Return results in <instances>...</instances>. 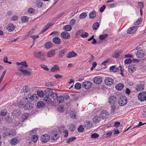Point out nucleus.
Returning <instances> with one entry per match:
<instances>
[{
  "label": "nucleus",
  "mask_w": 146,
  "mask_h": 146,
  "mask_svg": "<svg viewBox=\"0 0 146 146\" xmlns=\"http://www.w3.org/2000/svg\"><path fill=\"white\" fill-rule=\"evenodd\" d=\"M138 98L141 101L146 100V92H142L139 93L138 95Z\"/></svg>",
  "instance_id": "obj_3"
},
{
  "label": "nucleus",
  "mask_w": 146,
  "mask_h": 146,
  "mask_svg": "<svg viewBox=\"0 0 146 146\" xmlns=\"http://www.w3.org/2000/svg\"><path fill=\"white\" fill-rule=\"evenodd\" d=\"M55 55V50H52L48 52L47 54V56L48 58L52 57Z\"/></svg>",
  "instance_id": "obj_21"
},
{
  "label": "nucleus",
  "mask_w": 146,
  "mask_h": 146,
  "mask_svg": "<svg viewBox=\"0 0 146 146\" xmlns=\"http://www.w3.org/2000/svg\"><path fill=\"white\" fill-rule=\"evenodd\" d=\"M118 102V104L120 106H124L127 102V98L125 96L120 97Z\"/></svg>",
  "instance_id": "obj_4"
},
{
  "label": "nucleus",
  "mask_w": 146,
  "mask_h": 146,
  "mask_svg": "<svg viewBox=\"0 0 146 146\" xmlns=\"http://www.w3.org/2000/svg\"><path fill=\"white\" fill-rule=\"evenodd\" d=\"M33 54L36 57L38 58L44 59L46 58L45 55L40 52H35Z\"/></svg>",
  "instance_id": "obj_6"
},
{
  "label": "nucleus",
  "mask_w": 146,
  "mask_h": 146,
  "mask_svg": "<svg viewBox=\"0 0 146 146\" xmlns=\"http://www.w3.org/2000/svg\"><path fill=\"white\" fill-rule=\"evenodd\" d=\"M92 86V83L89 81H85L82 84V87L85 88L87 89L90 88Z\"/></svg>",
  "instance_id": "obj_11"
},
{
  "label": "nucleus",
  "mask_w": 146,
  "mask_h": 146,
  "mask_svg": "<svg viewBox=\"0 0 146 146\" xmlns=\"http://www.w3.org/2000/svg\"><path fill=\"white\" fill-rule=\"evenodd\" d=\"M110 69V70L114 72L117 71L118 70V68L116 67L115 66H111Z\"/></svg>",
  "instance_id": "obj_41"
},
{
  "label": "nucleus",
  "mask_w": 146,
  "mask_h": 146,
  "mask_svg": "<svg viewBox=\"0 0 146 146\" xmlns=\"http://www.w3.org/2000/svg\"><path fill=\"white\" fill-rule=\"evenodd\" d=\"M12 114L14 115L17 116L20 115L21 112L19 110L16 109L12 112Z\"/></svg>",
  "instance_id": "obj_29"
},
{
  "label": "nucleus",
  "mask_w": 146,
  "mask_h": 146,
  "mask_svg": "<svg viewBox=\"0 0 146 146\" xmlns=\"http://www.w3.org/2000/svg\"><path fill=\"white\" fill-rule=\"evenodd\" d=\"M52 46V43L51 41L45 43L44 45L45 48L46 49H49L51 48Z\"/></svg>",
  "instance_id": "obj_23"
},
{
  "label": "nucleus",
  "mask_w": 146,
  "mask_h": 146,
  "mask_svg": "<svg viewBox=\"0 0 146 146\" xmlns=\"http://www.w3.org/2000/svg\"><path fill=\"white\" fill-rule=\"evenodd\" d=\"M135 54L137 57L141 58L144 57L145 56L144 53L141 50H138L136 53Z\"/></svg>",
  "instance_id": "obj_10"
},
{
  "label": "nucleus",
  "mask_w": 146,
  "mask_h": 146,
  "mask_svg": "<svg viewBox=\"0 0 146 146\" xmlns=\"http://www.w3.org/2000/svg\"><path fill=\"white\" fill-rule=\"evenodd\" d=\"M29 19L26 16H23L22 17V21L24 22H25Z\"/></svg>",
  "instance_id": "obj_60"
},
{
  "label": "nucleus",
  "mask_w": 146,
  "mask_h": 146,
  "mask_svg": "<svg viewBox=\"0 0 146 146\" xmlns=\"http://www.w3.org/2000/svg\"><path fill=\"white\" fill-rule=\"evenodd\" d=\"M63 29L67 31H70L72 29V27L70 25H66L64 27Z\"/></svg>",
  "instance_id": "obj_34"
},
{
  "label": "nucleus",
  "mask_w": 146,
  "mask_h": 146,
  "mask_svg": "<svg viewBox=\"0 0 146 146\" xmlns=\"http://www.w3.org/2000/svg\"><path fill=\"white\" fill-rule=\"evenodd\" d=\"M144 86L143 84H138L136 86V90L138 91L143 90L144 89Z\"/></svg>",
  "instance_id": "obj_18"
},
{
  "label": "nucleus",
  "mask_w": 146,
  "mask_h": 146,
  "mask_svg": "<svg viewBox=\"0 0 146 146\" xmlns=\"http://www.w3.org/2000/svg\"><path fill=\"white\" fill-rule=\"evenodd\" d=\"M62 37L65 39H68L70 37V35L69 33L66 31L63 32L61 34Z\"/></svg>",
  "instance_id": "obj_16"
},
{
  "label": "nucleus",
  "mask_w": 146,
  "mask_h": 146,
  "mask_svg": "<svg viewBox=\"0 0 146 146\" xmlns=\"http://www.w3.org/2000/svg\"><path fill=\"white\" fill-rule=\"evenodd\" d=\"M84 127L87 129H90L92 127L91 123L89 121L85 122L84 123Z\"/></svg>",
  "instance_id": "obj_26"
},
{
  "label": "nucleus",
  "mask_w": 146,
  "mask_h": 146,
  "mask_svg": "<svg viewBox=\"0 0 146 146\" xmlns=\"http://www.w3.org/2000/svg\"><path fill=\"white\" fill-rule=\"evenodd\" d=\"M51 70L53 72L59 71V68L58 66L57 65H55L51 69Z\"/></svg>",
  "instance_id": "obj_32"
},
{
  "label": "nucleus",
  "mask_w": 146,
  "mask_h": 146,
  "mask_svg": "<svg viewBox=\"0 0 146 146\" xmlns=\"http://www.w3.org/2000/svg\"><path fill=\"white\" fill-rule=\"evenodd\" d=\"M21 65H22V66L20 67L19 68V70L21 71L22 73L26 75H30L32 73V71H28L24 69V66L26 67H28V65L27 64L26 61L21 62Z\"/></svg>",
  "instance_id": "obj_1"
},
{
  "label": "nucleus",
  "mask_w": 146,
  "mask_h": 146,
  "mask_svg": "<svg viewBox=\"0 0 146 146\" xmlns=\"http://www.w3.org/2000/svg\"><path fill=\"white\" fill-rule=\"evenodd\" d=\"M99 27V24L98 22H96L94 23L92 25V28L93 30H96Z\"/></svg>",
  "instance_id": "obj_38"
},
{
  "label": "nucleus",
  "mask_w": 146,
  "mask_h": 146,
  "mask_svg": "<svg viewBox=\"0 0 146 146\" xmlns=\"http://www.w3.org/2000/svg\"><path fill=\"white\" fill-rule=\"evenodd\" d=\"M35 11L34 9L32 8H30L28 9V12L30 14H34Z\"/></svg>",
  "instance_id": "obj_58"
},
{
  "label": "nucleus",
  "mask_w": 146,
  "mask_h": 146,
  "mask_svg": "<svg viewBox=\"0 0 146 146\" xmlns=\"http://www.w3.org/2000/svg\"><path fill=\"white\" fill-rule=\"evenodd\" d=\"M105 82L106 85H111L113 83V80L112 78L108 77L105 79Z\"/></svg>",
  "instance_id": "obj_12"
},
{
  "label": "nucleus",
  "mask_w": 146,
  "mask_h": 146,
  "mask_svg": "<svg viewBox=\"0 0 146 146\" xmlns=\"http://www.w3.org/2000/svg\"><path fill=\"white\" fill-rule=\"evenodd\" d=\"M53 42L57 44H59L61 42L60 39L58 37H56L53 38L52 39Z\"/></svg>",
  "instance_id": "obj_22"
},
{
  "label": "nucleus",
  "mask_w": 146,
  "mask_h": 146,
  "mask_svg": "<svg viewBox=\"0 0 146 146\" xmlns=\"http://www.w3.org/2000/svg\"><path fill=\"white\" fill-rule=\"evenodd\" d=\"M43 100L46 103H50L51 102L52 100L48 96H46L44 98Z\"/></svg>",
  "instance_id": "obj_35"
},
{
  "label": "nucleus",
  "mask_w": 146,
  "mask_h": 146,
  "mask_svg": "<svg viewBox=\"0 0 146 146\" xmlns=\"http://www.w3.org/2000/svg\"><path fill=\"white\" fill-rule=\"evenodd\" d=\"M45 106V104L42 101H39L37 104V106L38 108L44 107Z\"/></svg>",
  "instance_id": "obj_31"
},
{
  "label": "nucleus",
  "mask_w": 146,
  "mask_h": 146,
  "mask_svg": "<svg viewBox=\"0 0 146 146\" xmlns=\"http://www.w3.org/2000/svg\"><path fill=\"white\" fill-rule=\"evenodd\" d=\"M30 90V87L28 86H24L23 87V92L24 93H27Z\"/></svg>",
  "instance_id": "obj_33"
},
{
  "label": "nucleus",
  "mask_w": 146,
  "mask_h": 146,
  "mask_svg": "<svg viewBox=\"0 0 146 146\" xmlns=\"http://www.w3.org/2000/svg\"><path fill=\"white\" fill-rule=\"evenodd\" d=\"M38 139V136L37 135H34L32 137V140L34 142L37 141Z\"/></svg>",
  "instance_id": "obj_50"
},
{
  "label": "nucleus",
  "mask_w": 146,
  "mask_h": 146,
  "mask_svg": "<svg viewBox=\"0 0 146 146\" xmlns=\"http://www.w3.org/2000/svg\"><path fill=\"white\" fill-rule=\"evenodd\" d=\"M108 36V35L107 34L100 35L99 36V38L101 40H103L105 39Z\"/></svg>",
  "instance_id": "obj_44"
},
{
  "label": "nucleus",
  "mask_w": 146,
  "mask_h": 146,
  "mask_svg": "<svg viewBox=\"0 0 146 146\" xmlns=\"http://www.w3.org/2000/svg\"><path fill=\"white\" fill-rule=\"evenodd\" d=\"M15 28V26L12 23L9 24L6 27L7 29L9 32L14 31Z\"/></svg>",
  "instance_id": "obj_13"
},
{
  "label": "nucleus",
  "mask_w": 146,
  "mask_h": 146,
  "mask_svg": "<svg viewBox=\"0 0 146 146\" xmlns=\"http://www.w3.org/2000/svg\"><path fill=\"white\" fill-rule=\"evenodd\" d=\"M56 99H57V102L60 103L62 102L64 99V97L62 96H58Z\"/></svg>",
  "instance_id": "obj_37"
},
{
  "label": "nucleus",
  "mask_w": 146,
  "mask_h": 146,
  "mask_svg": "<svg viewBox=\"0 0 146 146\" xmlns=\"http://www.w3.org/2000/svg\"><path fill=\"white\" fill-rule=\"evenodd\" d=\"M132 62V60L130 58H127L125 61V63L126 64H129L131 63Z\"/></svg>",
  "instance_id": "obj_61"
},
{
  "label": "nucleus",
  "mask_w": 146,
  "mask_h": 146,
  "mask_svg": "<svg viewBox=\"0 0 146 146\" xmlns=\"http://www.w3.org/2000/svg\"><path fill=\"white\" fill-rule=\"evenodd\" d=\"M28 114L27 113H25L22 116V118L23 120H25L27 119Z\"/></svg>",
  "instance_id": "obj_59"
},
{
  "label": "nucleus",
  "mask_w": 146,
  "mask_h": 146,
  "mask_svg": "<svg viewBox=\"0 0 146 146\" xmlns=\"http://www.w3.org/2000/svg\"><path fill=\"white\" fill-rule=\"evenodd\" d=\"M34 107V105L31 103L25 104L24 106L25 110H29L32 109Z\"/></svg>",
  "instance_id": "obj_9"
},
{
  "label": "nucleus",
  "mask_w": 146,
  "mask_h": 146,
  "mask_svg": "<svg viewBox=\"0 0 146 146\" xmlns=\"http://www.w3.org/2000/svg\"><path fill=\"white\" fill-rule=\"evenodd\" d=\"M18 140L15 138H13L11 141L10 144L12 145H15L18 143Z\"/></svg>",
  "instance_id": "obj_27"
},
{
  "label": "nucleus",
  "mask_w": 146,
  "mask_h": 146,
  "mask_svg": "<svg viewBox=\"0 0 146 146\" xmlns=\"http://www.w3.org/2000/svg\"><path fill=\"white\" fill-rule=\"evenodd\" d=\"M51 139L53 140H56L60 137V135L59 132L55 130L52 131L51 133Z\"/></svg>",
  "instance_id": "obj_2"
},
{
  "label": "nucleus",
  "mask_w": 146,
  "mask_h": 146,
  "mask_svg": "<svg viewBox=\"0 0 146 146\" xmlns=\"http://www.w3.org/2000/svg\"><path fill=\"white\" fill-rule=\"evenodd\" d=\"M76 139V137H71L68 139L66 141V143H70L72 142L75 140Z\"/></svg>",
  "instance_id": "obj_43"
},
{
  "label": "nucleus",
  "mask_w": 146,
  "mask_h": 146,
  "mask_svg": "<svg viewBox=\"0 0 146 146\" xmlns=\"http://www.w3.org/2000/svg\"><path fill=\"white\" fill-rule=\"evenodd\" d=\"M100 117H99L98 116H96L93 118V121L96 123H98L100 121Z\"/></svg>",
  "instance_id": "obj_46"
},
{
  "label": "nucleus",
  "mask_w": 146,
  "mask_h": 146,
  "mask_svg": "<svg viewBox=\"0 0 146 146\" xmlns=\"http://www.w3.org/2000/svg\"><path fill=\"white\" fill-rule=\"evenodd\" d=\"M116 108L115 105H111V114H113Z\"/></svg>",
  "instance_id": "obj_45"
},
{
  "label": "nucleus",
  "mask_w": 146,
  "mask_h": 146,
  "mask_svg": "<svg viewBox=\"0 0 146 146\" xmlns=\"http://www.w3.org/2000/svg\"><path fill=\"white\" fill-rule=\"evenodd\" d=\"M99 135L97 133H94L91 135V137L92 138H98Z\"/></svg>",
  "instance_id": "obj_54"
},
{
  "label": "nucleus",
  "mask_w": 146,
  "mask_h": 146,
  "mask_svg": "<svg viewBox=\"0 0 146 146\" xmlns=\"http://www.w3.org/2000/svg\"><path fill=\"white\" fill-rule=\"evenodd\" d=\"M106 6L105 5H103L100 7V11L101 12H103L105 9Z\"/></svg>",
  "instance_id": "obj_64"
},
{
  "label": "nucleus",
  "mask_w": 146,
  "mask_h": 146,
  "mask_svg": "<svg viewBox=\"0 0 146 146\" xmlns=\"http://www.w3.org/2000/svg\"><path fill=\"white\" fill-rule=\"evenodd\" d=\"M93 81L95 84H99L102 82V78L100 76L95 77L93 79Z\"/></svg>",
  "instance_id": "obj_14"
},
{
  "label": "nucleus",
  "mask_w": 146,
  "mask_h": 146,
  "mask_svg": "<svg viewBox=\"0 0 146 146\" xmlns=\"http://www.w3.org/2000/svg\"><path fill=\"white\" fill-rule=\"evenodd\" d=\"M16 135V131L14 129H11L9 130L8 132H5L4 133L5 136H8L10 137H13Z\"/></svg>",
  "instance_id": "obj_5"
},
{
  "label": "nucleus",
  "mask_w": 146,
  "mask_h": 146,
  "mask_svg": "<svg viewBox=\"0 0 146 146\" xmlns=\"http://www.w3.org/2000/svg\"><path fill=\"white\" fill-rule=\"evenodd\" d=\"M87 16V14L86 12H84L80 14L79 16L80 19H83Z\"/></svg>",
  "instance_id": "obj_49"
},
{
  "label": "nucleus",
  "mask_w": 146,
  "mask_h": 146,
  "mask_svg": "<svg viewBox=\"0 0 146 146\" xmlns=\"http://www.w3.org/2000/svg\"><path fill=\"white\" fill-rule=\"evenodd\" d=\"M52 25L53 24H52L51 23H48L47 25L44 27V29L42 31L41 33H39V34H40L41 33H43L47 29H48L50 27L52 26Z\"/></svg>",
  "instance_id": "obj_30"
},
{
  "label": "nucleus",
  "mask_w": 146,
  "mask_h": 146,
  "mask_svg": "<svg viewBox=\"0 0 146 146\" xmlns=\"http://www.w3.org/2000/svg\"><path fill=\"white\" fill-rule=\"evenodd\" d=\"M96 16V12L93 11L91 12L89 16V17L91 19L94 18Z\"/></svg>",
  "instance_id": "obj_42"
},
{
  "label": "nucleus",
  "mask_w": 146,
  "mask_h": 146,
  "mask_svg": "<svg viewBox=\"0 0 146 146\" xmlns=\"http://www.w3.org/2000/svg\"><path fill=\"white\" fill-rule=\"evenodd\" d=\"M7 111L6 110H1L0 112V115L2 116H5L7 114Z\"/></svg>",
  "instance_id": "obj_52"
},
{
  "label": "nucleus",
  "mask_w": 146,
  "mask_h": 146,
  "mask_svg": "<svg viewBox=\"0 0 146 146\" xmlns=\"http://www.w3.org/2000/svg\"><path fill=\"white\" fill-rule=\"evenodd\" d=\"M77 54L74 51H72L68 53L66 56V57L68 58H70L72 57H76Z\"/></svg>",
  "instance_id": "obj_19"
},
{
  "label": "nucleus",
  "mask_w": 146,
  "mask_h": 146,
  "mask_svg": "<svg viewBox=\"0 0 146 146\" xmlns=\"http://www.w3.org/2000/svg\"><path fill=\"white\" fill-rule=\"evenodd\" d=\"M136 27L134 26L130 28L127 31V33L128 34H131L133 33L136 31Z\"/></svg>",
  "instance_id": "obj_20"
},
{
  "label": "nucleus",
  "mask_w": 146,
  "mask_h": 146,
  "mask_svg": "<svg viewBox=\"0 0 146 146\" xmlns=\"http://www.w3.org/2000/svg\"><path fill=\"white\" fill-rule=\"evenodd\" d=\"M50 138V137L49 135L45 134L41 136V140L43 143H45L48 141Z\"/></svg>",
  "instance_id": "obj_7"
},
{
  "label": "nucleus",
  "mask_w": 146,
  "mask_h": 146,
  "mask_svg": "<svg viewBox=\"0 0 146 146\" xmlns=\"http://www.w3.org/2000/svg\"><path fill=\"white\" fill-rule=\"evenodd\" d=\"M109 115V113L106 111H103L101 112L100 114V118L104 119L107 116Z\"/></svg>",
  "instance_id": "obj_17"
},
{
  "label": "nucleus",
  "mask_w": 146,
  "mask_h": 146,
  "mask_svg": "<svg viewBox=\"0 0 146 146\" xmlns=\"http://www.w3.org/2000/svg\"><path fill=\"white\" fill-rule=\"evenodd\" d=\"M68 127L69 130L71 131H74L76 129L74 125L73 124L69 125Z\"/></svg>",
  "instance_id": "obj_39"
},
{
  "label": "nucleus",
  "mask_w": 146,
  "mask_h": 146,
  "mask_svg": "<svg viewBox=\"0 0 146 146\" xmlns=\"http://www.w3.org/2000/svg\"><path fill=\"white\" fill-rule=\"evenodd\" d=\"M57 110L60 113H62L64 111V107L62 106H59L58 107Z\"/></svg>",
  "instance_id": "obj_47"
},
{
  "label": "nucleus",
  "mask_w": 146,
  "mask_h": 146,
  "mask_svg": "<svg viewBox=\"0 0 146 146\" xmlns=\"http://www.w3.org/2000/svg\"><path fill=\"white\" fill-rule=\"evenodd\" d=\"M142 20L141 19H139L135 23V25H138L140 24L142 22Z\"/></svg>",
  "instance_id": "obj_62"
},
{
  "label": "nucleus",
  "mask_w": 146,
  "mask_h": 146,
  "mask_svg": "<svg viewBox=\"0 0 146 146\" xmlns=\"http://www.w3.org/2000/svg\"><path fill=\"white\" fill-rule=\"evenodd\" d=\"M136 70L135 66L134 65H130L129 66L128 71L131 73H132Z\"/></svg>",
  "instance_id": "obj_24"
},
{
  "label": "nucleus",
  "mask_w": 146,
  "mask_h": 146,
  "mask_svg": "<svg viewBox=\"0 0 146 146\" xmlns=\"http://www.w3.org/2000/svg\"><path fill=\"white\" fill-rule=\"evenodd\" d=\"M81 87V84L79 82L77 83L75 85V88L76 89L79 90L80 89Z\"/></svg>",
  "instance_id": "obj_51"
},
{
  "label": "nucleus",
  "mask_w": 146,
  "mask_h": 146,
  "mask_svg": "<svg viewBox=\"0 0 146 146\" xmlns=\"http://www.w3.org/2000/svg\"><path fill=\"white\" fill-rule=\"evenodd\" d=\"M66 51L64 49L62 50L59 52V57H62L66 53Z\"/></svg>",
  "instance_id": "obj_40"
},
{
  "label": "nucleus",
  "mask_w": 146,
  "mask_h": 146,
  "mask_svg": "<svg viewBox=\"0 0 146 146\" xmlns=\"http://www.w3.org/2000/svg\"><path fill=\"white\" fill-rule=\"evenodd\" d=\"M124 87V85L122 83H119L117 84L115 86V88L117 90H121Z\"/></svg>",
  "instance_id": "obj_28"
},
{
  "label": "nucleus",
  "mask_w": 146,
  "mask_h": 146,
  "mask_svg": "<svg viewBox=\"0 0 146 146\" xmlns=\"http://www.w3.org/2000/svg\"><path fill=\"white\" fill-rule=\"evenodd\" d=\"M120 54L121 52H115L113 55V57L115 58H118L120 56Z\"/></svg>",
  "instance_id": "obj_55"
},
{
  "label": "nucleus",
  "mask_w": 146,
  "mask_h": 146,
  "mask_svg": "<svg viewBox=\"0 0 146 146\" xmlns=\"http://www.w3.org/2000/svg\"><path fill=\"white\" fill-rule=\"evenodd\" d=\"M41 66L44 70L47 71L49 70V69L47 68V67L44 64H42L41 65Z\"/></svg>",
  "instance_id": "obj_63"
},
{
  "label": "nucleus",
  "mask_w": 146,
  "mask_h": 146,
  "mask_svg": "<svg viewBox=\"0 0 146 146\" xmlns=\"http://www.w3.org/2000/svg\"><path fill=\"white\" fill-rule=\"evenodd\" d=\"M51 96V97L54 100L56 99L58 97V95L56 93L54 92H53L51 96Z\"/></svg>",
  "instance_id": "obj_53"
},
{
  "label": "nucleus",
  "mask_w": 146,
  "mask_h": 146,
  "mask_svg": "<svg viewBox=\"0 0 146 146\" xmlns=\"http://www.w3.org/2000/svg\"><path fill=\"white\" fill-rule=\"evenodd\" d=\"M70 116L72 118L76 119L78 117V115L75 111H71L70 113Z\"/></svg>",
  "instance_id": "obj_25"
},
{
  "label": "nucleus",
  "mask_w": 146,
  "mask_h": 146,
  "mask_svg": "<svg viewBox=\"0 0 146 146\" xmlns=\"http://www.w3.org/2000/svg\"><path fill=\"white\" fill-rule=\"evenodd\" d=\"M77 130L79 132H82L84 131V129L82 125H80L78 127Z\"/></svg>",
  "instance_id": "obj_48"
},
{
  "label": "nucleus",
  "mask_w": 146,
  "mask_h": 146,
  "mask_svg": "<svg viewBox=\"0 0 146 146\" xmlns=\"http://www.w3.org/2000/svg\"><path fill=\"white\" fill-rule=\"evenodd\" d=\"M53 92L52 90L50 88L47 89L44 91V95L46 96L50 97L51 96Z\"/></svg>",
  "instance_id": "obj_15"
},
{
  "label": "nucleus",
  "mask_w": 146,
  "mask_h": 146,
  "mask_svg": "<svg viewBox=\"0 0 146 146\" xmlns=\"http://www.w3.org/2000/svg\"><path fill=\"white\" fill-rule=\"evenodd\" d=\"M108 102L110 104L115 105L117 102L116 97L113 96H110L109 98Z\"/></svg>",
  "instance_id": "obj_8"
},
{
  "label": "nucleus",
  "mask_w": 146,
  "mask_h": 146,
  "mask_svg": "<svg viewBox=\"0 0 146 146\" xmlns=\"http://www.w3.org/2000/svg\"><path fill=\"white\" fill-rule=\"evenodd\" d=\"M38 96H39L40 97H42L44 96V94L43 91L42 90L40 91H37Z\"/></svg>",
  "instance_id": "obj_56"
},
{
  "label": "nucleus",
  "mask_w": 146,
  "mask_h": 146,
  "mask_svg": "<svg viewBox=\"0 0 146 146\" xmlns=\"http://www.w3.org/2000/svg\"><path fill=\"white\" fill-rule=\"evenodd\" d=\"M89 34L86 32H83L81 35V36L83 38H86L88 37Z\"/></svg>",
  "instance_id": "obj_57"
},
{
  "label": "nucleus",
  "mask_w": 146,
  "mask_h": 146,
  "mask_svg": "<svg viewBox=\"0 0 146 146\" xmlns=\"http://www.w3.org/2000/svg\"><path fill=\"white\" fill-rule=\"evenodd\" d=\"M30 99L33 101H37L38 100V95L36 94L33 95L30 98Z\"/></svg>",
  "instance_id": "obj_36"
}]
</instances>
